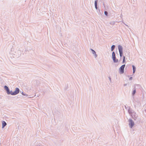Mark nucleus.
<instances>
[{
  "mask_svg": "<svg viewBox=\"0 0 146 146\" xmlns=\"http://www.w3.org/2000/svg\"><path fill=\"white\" fill-rule=\"evenodd\" d=\"M2 128H3L6 125L7 123L5 121H2Z\"/></svg>",
  "mask_w": 146,
  "mask_h": 146,
  "instance_id": "1a4fd4ad",
  "label": "nucleus"
},
{
  "mask_svg": "<svg viewBox=\"0 0 146 146\" xmlns=\"http://www.w3.org/2000/svg\"><path fill=\"white\" fill-rule=\"evenodd\" d=\"M98 0H96L95 1V8L96 9H98V7H97V2H98Z\"/></svg>",
  "mask_w": 146,
  "mask_h": 146,
  "instance_id": "9b49d317",
  "label": "nucleus"
},
{
  "mask_svg": "<svg viewBox=\"0 0 146 146\" xmlns=\"http://www.w3.org/2000/svg\"><path fill=\"white\" fill-rule=\"evenodd\" d=\"M115 47V46L114 45H113L111 46V51H113Z\"/></svg>",
  "mask_w": 146,
  "mask_h": 146,
  "instance_id": "ddd939ff",
  "label": "nucleus"
},
{
  "mask_svg": "<svg viewBox=\"0 0 146 146\" xmlns=\"http://www.w3.org/2000/svg\"><path fill=\"white\" fill-rule=\"evenodd\" d=\"M129 122V125L131 128H132L134 125V122L131 119H129L128 120Z\"/></svg>",
  "mask_w": 146,
  "mask_h": 146,
  "instance_id": "20e7f679",
  "label": "nucleus"
},
{
  "mask_svg": "<svg viewBox=\"0 0 146 146\" xmlns=\"http://www.w3.org/2000/svg\"><path fill=\"white\" fill-rule=\"evenodd\" d=\"M124 24L125 25H126L127 26V27H128V26L127 25H126V24H125V23H124Z\"/></svg>",
  "mask_w": 146,
  "mask_h": 146,
  "instance_id": "5701e85b",
  "label": "nucleus"
},
{
  "mask_svg": "<svg viewBox=\"0 0 146 146\" xmlns=\"http://www.w3.org/2000/svg\"><path fill=\"white\" fill-rule=\"evenodd\" d=\"M125 66V64L122 65L119 68V72L120 74H123L124 72V68Z\"/></svg>",
  "mask_w": 146,
  "mask_h": 146,
  "instance_id": "39448f33",
  "label": "nucleus"
},
{
  "mask_svg": "<svg viewBox=\"0 0 146 146\" xmlns=\"http://www.w3.org/2000/svg\"><path fill=\"white\" fill-rule=\"evenodd\" d=\"M125 109H127V106L125 105Z\"/></svg>",
  "mask_w": 146,
  "mask_h": 146,
  "instance_id": "412c9836",
  "label": "nucleus"
},
{
  "mask_svg": "<svg viewBox=\"0 0 146 146\" xmlns=\"http://www.w3.org/2000/svg\"><path fill=\"white\" fill-rule=\"evenodd\" d=\"M22 95H26V94H24L23 92H22Z\"/></svg>",
  "mask_w": 146,
  "mask_h": 146,
  "instance_id": "6ab92c4d",
  "label": "nucleus"
},
{
  "mask_svg": "<svg viewBox=\"0 0 146 146\" xmlns=\"http://www.w3.org/2000/svg\"><path fill=\"white\" fill-rule=\"evenodd\" d=\"M118 50L119 53V55L120 57H121L123 55V48L120 45L118 46Z\"/></svg>",
  "mask_w": 146,
  "mask_h": 146,
  "instance_id": "7ed1b4c3",
  "label": "nucleus"
},
{
  "mask_svg": "<svg viewBox=\"0 0 146 146\" xmlns=\"http://www.w3.org/2000/svg\"><path fill=\"white\" fill-rule=\"evenodd\" d=\"M19 92H7V95L11 94L12 95H15L17 94Z\"/></svg>",
  "mask_w": 146,
  "mask_h": 146,
  "instance_id": "423d86ee",
  "label": "nucleus"
},
{
  "mask_svg": "<svg viewBox=\"0 0 146 146\" xmlns=\"http://www.w3.org/2000/svg\"><path fill=\"white\" fill-rule=\"evenodd\" d=\"M104 14L105 15H108V13L107 11H105L104 12Z\"/></svg>",
  "mask_w": 146,
  "mask_h": 146,
  "instance_id": "f3484780",
  "label": "nucleus"
},
{
  "mask_svg": "<svg viewBox=\"0 0 146 146\" xmlns=\"http://www.w3.org/2000/svg\"><path fill=\"white\" fill-rule=\"evenodd\" d=\"M133 91H134V92L136 91V90H133Z\"/></svg>",
  "mask_w": 146,
  "mask_h": 146,
  "instance_id": "b1692460",
  "label": "nucleus"
},
{
  "mask_svg": "<svg viewBox=\"0 0 146 146\" xmlns=\"http://www.w3.org/2000/svg\"><path fill=\"white\" fill-rule=\"evenodd\" d=\"M14 91H20L19 89L18 88H16Z\"/></svg>",
  "mask_w": 146,
  "mask_h": 146,
  "instance_id": "2eb2a0df",
  "label": "nucleus"
},
{
  "mask_svg": "<svg viewBox=\"0 0 146 146\" xmlns=\"http://www.w3.org/2000/svg\"><path fill=\"white\" fill-rule=\"evenodd\" d=\"M132 79V77H131L129 78V80H131Z\"/></svg>",
  "mask_w": 146,
  "mask_h": 146,
  "instance_id": "aec40b11",
  "label": "nucleus"
},
{
  "mask_svg": "<svg viewBox=\"0 0 146 146\" xmlns=\"http://www.w3.org/2000/svg\"><path fill=\"white\" fill-rule=\"evenodd\" d=\"M109 79L110 80V82H111V78L110 77H109Z\"/></svg>",
  "mask_w": 146,
  "mask_h": 146,
  "instance_id": "4be33fe9",
  "label": "nucleus"
},
{
  "mask_svg": "<svg viewBox=\"0 0 146 146\" xmlns=\"http://www.w3.org/2000/svg\"><path fill=\"white\" fill-rule=\"evenodd\" d=\"M4 89L6 91H12V90L10 91L8 87L6 86H4Z\"/></svg>",
  "mask_w": 146,
  "mask_h": 146,
  "instance_id": "9d476101",
  "label": "nucleus"
},
{
  "mask_svg": "<svg viewBox=\"0 0 146 146\" xmlns=\"http://www.w3.org/2000/svg\"><path fill=\"white\" fill-rule=\"evenodd\" d=\"M137 116H135L134 117H133L134 118V119L135 120H136L137 119Z\"/></svg>",
  "mask_w": 146,
  "mask_h": 146,
  "instance_id": "a211bd4d",
  "label": "nucleus"
},
{
  "mask_svg": "<svg viewBox=\"0 0 146 146\" xmlns=\"http://www.w3.org/2000/svg\"><path fill=\"white\" fill-rule=\"evenodd\" d=\"M13 49H11V54H13L16 57H19L21 54V51L19 49H16L15 50L13 49V51H12Z\"/></svg>",
  "mask_w": 146,
  "mask_h": 146,
  "instance_id": "f257e3e1",
  "label": "nucleus"
},
{
  "mask_svg": "<svg viewBox=\"0 0 146 146\" xmlns=\"http://www.w3.org/2000/svg\"><path fill=\"white\" fill-rule=\"evenodd\" d=\"M128 111L129 114H132L133 112V110L130 109L129 107L128 108Z\"/></svg>",
  "mask_w": 146,
  "mask_h": 146,
  "instance_id": "6e6552de",
  "label": "nucleus"
},
{
  "mask_svg": "<svg viewBox=\"0 0 146 146\" xmlns=\"http://www.w3.org/2000/svg\"><path fill=\"white\" fill-rule=\"evenodd\" d=\"M145 112H146V109L145 110Z\"/></svg>",
  "mask_w": 146,
  "mask_h": 146,
  "instance_id": "393cba45",
  "label": "nucleus"
},
{
  "mask_svg": "<svg viewBox=\"0 0 146 146\" xmlns=\"http://www.w3.org/2000/svg\"><path fill=\"white\" fill-rule=\"evenodd\" d=\"M112 58L114 62L117 63L118 62V60L116 58L115 54L114 52H113L112 53Z\"/></svg>",
  "mask_w": 146,
  "mask_h": 146,
  "instance_id": "f03ea898",
  "label": "nucleus"
},
{
  "mask_svg": "<svg viewBox=\"0 0 146 146\" xmlns=\"http://www.w3.org/2000/svg\"><path fill=\"white\" fill-rule=\"evenodd\" d=\"M136 92H133L132 93V96H133V98H134V96Z\"/></svg>",
  "mask_w": 146,
  "mask_h": 146,
  "instance_id": "dca6fc26",
  "label": "nucleus"
},
{
  "mask_svg": "<svg viewBox=\"0 0 146 146\" xmlns=\"http://www.w3.org/2000/svg\"><path fill=\"white\" fill-rule=\"evenodd\" d=\"M37 146H40V145H39V146H38V145H37Z\"/></svg>",
  "mask_w": 146,
  "mask_h": 146,
  "instance_id": "a878e982",
  "label": "nucleus"
},
{
  "mask_svg": "<svg viewBox=\"0 0 146 146\" xmlns=\"http://www.w3.org/2000/svg\"><path fill=\"white\" fill-rule=\"evenodd\" d=\"M133 69V73L134 74L135 73L136 70V68L135 66L133 65H132Z\"/></svg>",
  "mask_w": 146,
  "mask_h": 146,
  "instance_id": "f8f14e48",
  "label": "nucleus"
},
{
  "mask_svg": "<svg viewBox=\"0 0 146 146\" xmlns=\"http://www.w3.org/2000/svg\"><path fill=\"white\" fill-rule=\"evenodd\" d=\"M90 49L92 51V54L94 55L95 57L96 58L97 57L98 55L96 54V52L94 50L92 49Z\"/></svg>",
  "mask_w": 146,
  "mask_h": 146,
  "instance_id": "0eeeda50",
  "label": "nucleus"
},
{
  "mask_svg": "<svg viewBox=\"0 0 146 146\" xmlns=\"http://www.w3.org/2000/svg\"><path fill=\"white\" fill-rule=\"evenodd\" d=\"M125 56H123V59L122 62V63L123 64L125 63Z\"/></svg>",
  "mask_w": 146,
  "mask_h": 146,
  "instance_id": "4468645a",
  "label": "nucleus"
}]
</instances>
